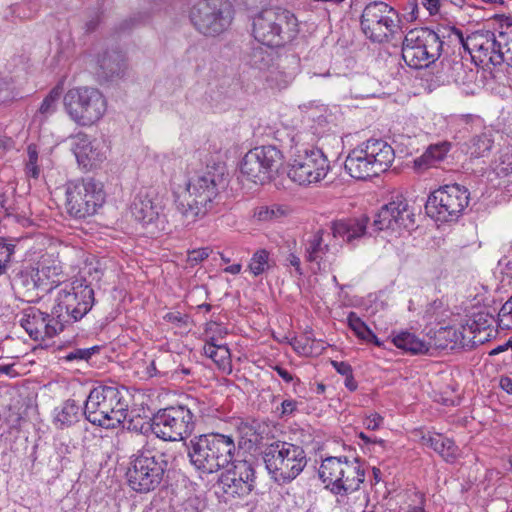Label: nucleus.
Wrapping results in <instances>:
<instances>
[{"label": "nucleus", "instance_id": "obj_1", "mask_svg": "<svg viewBox=\"0 0 512 512\" xmlns=\"http://www.w3.org/2000/svg\"><path fill=\"white\" fill-rule=\"evenodd\" d=\"M227 185L224 173L219 168L192 177L186 185V193L175 200L177 210L187 219L196 221L206 216L214 208L220 190Z\"/></svg>", "mask_w": 512, "mask_h": 512}, {"label": "nucleus", "instance_id": "obj_2", "mask_svg": "<svg viewBox=\"0 0 512 512\" xmlns=\"http://www.w3.org/2000/svg\"><path fill=\"white\" fill-rule=\"evenodd\" d=\"M236 450L234 438L221 433L194 436L187 444L191 465L203 474H212L227 467L235 458Z\"/></svg>", "mask_w": 512, "mask_h": 512}, {"label": "nucleus", "instance_id": "obj_3", "mask_svg": "<svg viewBox=\"0 0 512 512\" xmlns=\"http://www.w3.org/2000/svg\"><path fill=\"white\" fill-rule=\"evenodd\" d=\"M128 402L126 392L113 385L93 388L86 398L83 414L93 425L105 429L120 426L127 418Z\"/></svg>", "mask_w": 512, "mask_h": 512}, {"label": "nucleus", "instance_id": "obj_4", "mask_svg": "<svg viewBox=\"0 0 512 512\" xmlns=\"http://www.w3.org/2000/svg\"><path fill=\"white\" fill-rule=\"evenodd\" d=\"M46 291L56 293L52 315L59 318L63 326L81 320L95 303L94 289L85 279H52Z\"/></svg>", "mask_w": 512, "mask_h": 512}, {"label": "nucleus", "instance_id": "obj_5", "mask_svg": "<svg viewBox=\"0 0 512 512\" xmlns=\"http://www.w3.org/2000/svg\"><path fill=\"white\" fill-rule=\"evenodd\" d=\"M318 475L325 488L334 495L347 496L365 481V466L358 458L329 456L322 460Z\"/></svg>", "mask_w": 512, "mask_h": 512}, {"label": "nucleus", "instance_id": "obj_6", "mask_svg": "<svg viewBox=\"0 0 512 512\" xmlns=\"http://www.w3.org/2000/svg\"><path fill=\"white\" fill-rule=\"evenodd\" d=\"M263 460L271 478L278 484L292 482L308 462L302 446L286 441L269 444L263 451Z\"/></svg>", "mask_w": 512, "mask_h": 512}, {"label": "nucleus", "instance_id": "obj_7", "mask_svg": "<svg viewBox=\"0 0 512 512\" xmlns=\"http://www.w3.org/2000/svg\"><path fill=\"white\" fill-rule=\"evenodd\" d=\"M254 38L267 47H280L292 41L298 33V20L287 9H264L253 19Z\"/></svg>", "mask_w": 512, "mask_h": 512}, {"label": "nucleus", "instance_id": "obj_8", "mask_svg": "<svg viewBox=\"0 0 512 512\" xmlns=\"http://www.w3.org/2000/svg\"><path fill=\"white\" fill-rule=\"evenodd\" d=\"M168 467L165 453L144 449L131 457L126 478L129 487L138 493L155 490L162 482Z\"/></svg>", "mask_w": 512, "mask_h": 512}, {"label": "nucleus", "instance_id": "obj_9", "mask_svg": "<svg viewBox=\"0 0 512 512\" xmlns=\"http://www.w3.org/2000/svg\"><path fill=\"white\" fill-rule=\"evenodd\" d=\"M63 105L69 118L82 127L96 124L107 110L102 92L89 86L69 89L63 97Z\"/></svg>", "mask_w": 512, "mask_h": 512}, {"label": "nucleus", "instance_id": "obj_10", "mask_svg": "<svg viewBox=\"0 0 512 512\" xmlns=\"http://www.w3.org/2000/svg\"><path fill=\"white\" fill-rule=\"evenodd\" d=\"M360 26L363 34L373 43L390 42L401 30L399 13L383 1L368 3L361 14Z\"/></svg>", "mask_w": 512, "mask_h": 512}, {"label": "nucleus", "instance_id": "obj_11", "mask_svg": "<svg viewBox=\"0 0 512 512\" xmlns=\"http://www.w3.org/2000/svg\"><path fill=\"white\" fill-rule=\"evenodd\" d=\"M443 42L429 28L410 30L402 43V58L413 69H422L434 63L441 55Z\"/></svg>", "mask_w": 512, "mask_h": 512}, {"label": "nucleus", "instance_id": "obj_12", "mask_svg": "<svg viewBox=\"0 0 512 512\" xmlns=\"http://www.w3.org/2000/svg\"><path fill=\"white\" fill-rule=\"evenodd\" d=\"M234 9L229 0H199L192 5L189 18L195 29L205 36H218L232 23Z\"/></svg>", "mask_w": 512, "mask_h": 512}, {"label": "nucleus", "instance_id": "obj_13", "mask_svg": "<svg viewBox=\"0 0 512 512\" xmlns=\"http://www.w3.org/2000/svg\"><path fill=\"white\" fill-rule=\"evenodd\" d=\"M104 202L103 184L94 178H83L67 184L66 207L68 213L75 218L94 215Z\"/></svg>", "mask_w": 512, "mask_h": 512}, {"label": "nucleus", "instance_id": "obj_14", "mask_svg": "<svg viewBox=\"0 0 512 512\" xmlns=\"http://www.w3.org/2000/svg\"><path fill=\"white\" fill-rule=\"evenodd\" d=\"M150 427L158 438L166 441H180L193 432L194 415L186 406H170L153 415Z\"/></svg>", "mask_w": 512, "mask_h": 512}, {"label": "nucleus", "instance_id": "obj_15", "mask_svg": "<svg viewBox=\"0 0 512 512\" xmlns=\"http://www.w3.org/2000/svg\"><path fill=\"white\" fill-rule=\"evenodd\" d=\"M450 34L455 35L464 50L468 51L473 58L479 59L482 63H491L496 66L505 61L500 40L506 38V34L503 32H499L496 35L495 32L489 30H478L464 38L461 30L452 27Z\"/></svg>", "mask_w": 512, "mask_h": 512}, {"label": "nucleus", "instance_id": "obj_16", "mask_svg": "<svg viewBox=\"0 0 512 512\" xmlns=\"http://www.w3.org/2000/svg\"><path fill=\"white\" fill-rule=\"evenodd\" d=\"M283 165V154L275 146H259L246 153L241 162V173L254 183L269 182Z\"/></svg>", "mask_w": 512, "mask_h": 512}, {"label": "nucleus", "instance_id": "obj_17", "mask_svg": "<svg viewBox=\"0 0 512 512\" xmlns=\"http://www.w3.org/2000/svg\"><path fill=\"white\" fill-rule=\"evenodd\" d=\"M468 203V190L459 184H452L432 192L425 208L431 217L441 222H449L458 219Z\"/></svg>", "mask_w": 512, "mask_h": 512}, {"label": "nucleus", "instance_id": "obj_18", "mask_svg": "<svg viewBox=\"0 0 512 512\" xmlns=\"http://www.w3.org/2000/svg\"><path fill=\"white\" fill-rule=\"evenodd\" d=\"M330 164L318 148L297 149L289 162L288 177L299 185L317 183L325 178Z\"/></svg>", "mask_w": 512, "mask_h": 512}, {"label": "nucleus", "instance_id": "obj_19", "mask_svg": "<svg viewBox=\"0 0 512 512\" xmlns=\"http://www.w3.org/2000/svg\"><path fill=\"white\" fill-rule=\"evenodd\" d=\"M332 231L319 229L304 240V259L319 271L330 268L336 260L341 244L335 242Z\"/></svg>", "mask_w": 512, "mask_h": 512}, {"label": "nucleus", "instance_id": "obj_20", "mask_svg": "<svg viewBox=\"0 0 512 512\" xmlns=\"http://www.w3.org/2000/svg\"><path fill=\"white\" fill-rule=\"evenodd\" d=\"M415 213L406 199L397 198L382 206L373 221L375 231H400L414 226Z\"/></svg>", "mask_w": 512, "mask_h": 512}, {"label": "nucleus", "instance_id": "obj_21", "mask_svg": "<svg viewBox=\"0 0 512 512\" xmlns=\"http://www.w3.org/2000/svg\"><path fill=\"white\" fill-rule=\"evenodd\" d=\"M20 325L33 340L52 338L63 330V323L56 316L42 312L36 307L25 308L19 319Z\"/></svg>", "mask_w": 512, "mask_h": 512}, {"label": "nucleus", "instance_id": "obj_22", "mask_svg": "<svg viewBox=\"0 0 512 512\" xmlns=\"http://www.w3.org/2000/svg\"><path fill=\"white\" fill-rule=\"evenodd\" d=\"M72 140V151L81 168L91 170L106 159L104 143L96 139H90L85 133L76 134Z\"/></svg>", "mask_w": 512, "mask_h": 512}, {"label": "nucleus", "instance_id": "obj_23", "mask_svg": "<svg viewBox=\"0 0 512 512\" xmlns=\"http://www.w3.org/2000/svg\"><path fill=\"white\" fill-rule=\"evenodd\" d=\"M368 222L369 218L366 216L334 221L331 223L330 230L336 239L355 246L356 241L368 235Z\"/></svg>", "mask_w": 512, "mask_h": 512}, {"label": "nucleus", "instance_id": "obj_24", "mask_svg": "<svg viewBox=\"0 0 512 512\" xmlns=\"http://www.w3.org/2000/svg\"><path fill=\"white\" fill-rule=\"evenodd\" d=\"M362 145L378 175L389 169L395 158L394 149L390 144L383 139L371 138Z\"/></svg>", "mask_w": 512, "mask_h": 512}, {"label": "nucleus", "instance_id": "obj_25", "mask_svg": "<svg viewBox=\"0 0 512 512\" xmlns=\"http://www.w3.org/2000/svg\"><path fill=\"white\" fill-rule=\"evenodd\" d=\"M344 167L347 173L355 179L364 180L368 177L378 176L362 144L350 151Z\"/></svg>", "mask_w": 512, "mask_h": 512}, {"label": "nucleus", "instance_id": "obj_26", "mask_svg": "<svg viewBox=\"0 0 512 512\" xmlns=\"http://www.w3.org/2000/svg\"><path fill=\"white\" fill-rule=\"evenodd\" d=\"M99 76L106 80L122 77L127 68L126 58L121 51H106L98 58Z\"/></svg>", "mask_w": 512, "mask_h": 512}, {"label": "nucleus", "instance_id": "obj_27", "mask_svg": "<svg viewBox=\"0 0 512 512\" xmlns=\"http://www.w3.org/2000/svg\"><path fill=\"white\" fill-rule=\"evenodd\" d=\"M161 206L148 194L139 193L131 205V213L135 220L144 224L152 223L159 217Z\"/></svg>", "mask_w": 512, "mask_h": 512}, {"label": "nucleus", "instance_id": "obj_28", "mask_svg": "<svg viewBox=\"0 0 512 512\" xmlns=\"http://www.w3.org/2000/svg\"><path fill=\"white\" fill-rule=\"evenodd\" d=\"M422 442L424 445L433 449L447 462H454L459 455V448L455 442L440 433L423 435Z\"/></svg>", "mask_w": 512, "mask_h": 512}, {"label": "nucleus", "instance_id": "obj_29", "mask_svg": "<svg viewBox=\"0 0 512 512\" xmlns=\"http://www.w3.org/2000/svg\"><path fill=\"white\" fill-rule=\"evenodd\" d=\"M392 342L397 348L410 354H427L431 348L430 343L408 331L394 335Z\"/></svg>", "mask_w": 512, "mask_h": 512}, {"label": "nucleus", "instance_id": "obj_30", "mask_svg": "<svg viewBox=\"0 0 512 512\" xmlns=\"http://www.w3.org/2000/svg\"><path fill=\"white\" fill-rule=\"evenodd\" d=\"M451 149V143L443 141L430 145L426 151L414 160V167L418 171H423L437 162L443 160Z\"/></svg>", "mask_w": 512, "mask_h": 512}, {"label": "nucleus", "instance_id": "obj_31", "mask_svg": "<svg viewBox=\"0 0 512 512\" xmlns=\"http://www.w3.org/2000/svg\"><path fill=\"white\" fill-rule=\"evenodd\" d=\"M62 91L63 88L60 85H57L50 90L35 113L34 121L43 124L57 112Z\"/></svg>", "mask_w": 512, "mask_h": 512}, {"label": "nucleus", "instance_id": "obj_32", "mask_svg": "<svg viewBox=\"0 0 512 512\" xmlns=\"http://www.w3.org/2000/svg\"><path fill=\"white\" fill-rule=\"evenodd\" d=\"M493 144L494 133L491 130H487L471 138L468 150L472 157H485L490 153Z\"/></svg>", "mask_w": 512, "mask_h": 512}, {"label": "nucleus", "instance_id": "obj_33", "mask_svg": "<svg viewBox=\"0 0 512 512\" xmlns=\"http://www.w3.org/2000/svg\"><path fill=\"white\" fill-rule=\"evenodd\" d=\"M347 322L350 329L359 339L368 343H374L378 347L382 346V342L355 312L348 314Z\"/></svg>", "mask_w": 512, "mask_h": 512}, {"label": "nucleus", "instance_id": "obj_34", "mask_svg": "<svg viewBox=\"0 0 512 512\" xmlns=\"http://www.w3.org/2000/svg\"><path fill=\"white\" fill-rule=\"evenodd\" d=\"M80 407L75 400H67L60 409H55L54 422L59 427H68L78 421Z\"/></svg>", "mask_w": 512, "mask_h": 512}, {"label": "nucleus", "instance_id": "obj_35", "mask_svg": "<svg viewBox=\"0 0 512 512\" xmlns=\"http://www.w3.org/2000/svg\"><path fill=\"white\" fill-rule=\"evenodd\" d=\"M219 484L222 486L223 492L232 497H244L252 492L248 485L244 484L243 481H240L236 476L226 471L220 475Z\"/></svg>", "mask_w": 512, "mask_h": 512}, {"label": "nucleus", "instance_id": "obj_36", "mask_svg": "<svg viewBox=\"0 0 512 512\" xmlns=\"http://www.w3.org/2000/svg\"><path fill=\"white\" fill-rule=\"evenodd\" d=\"M230 464L232 467L229 468L226 472L236 476L240 481H243L244 484L248 485V487L253 491L256 482V472L253 463L247 460L236 461L233 459Z\"/></svg>", "mask_w": 512, "mask_h": 512}, {"label": "nucleus", "instance_id": "obj_37", "mask_svg": "<svg viewBox=\"0 0 512 512\" xmlns=\"http://www.w3.org/2000/svg\"><path fill=\"white\" fill-rule=\"evenodd\" d=\"M493 169L499 177H512V145L500 151L493 163Z\"/></svg>", "mask_w": 512, "mask_h": 512}, {"label": "nucleus", "instance_id": "obj_38", "mask_svg": "<svg viewBox=\"0 0 512 512\" xmlns=\"http://www.w3.org/2000/svg\"><path fill=\"white\" fill-rule=\"evenodd\" d=\"M289 211V208L285 205L272 204L271 206L257 208L254 215L260 221H270L286 216Z\"/></svg>", "mask_w": 512, "mask_h": 512}, {"label": "nucleus", "instance_id": "obj_39", "mask_svg": "<svg viewBox=\"0 0 512 512\" xmlns=\"http://www.w3.org/2000/svg\"><path fill=\"white\" fill-rule=\"evenodd\" d=\"M269 268V252L265 249L257 250L250 259V263L248 265L249 271L254 276H259Z\"/></svg>", "mask_w": 512, "mask_h": 512}, {"label": "nucleus", "instance_id": "obj_40", "mask_svg": "<svg viewBox=\"0 0 512 512\" xmlns=\"http://www.w3.org/2000/svg\"><path fill=\"white\" fill-rule=\"evenodd\" d=\"M203 350L205 355L218 365H224L230 357V351L226 344H205Z\"/></svg>", "mask_w": 512, "mask_h": 512}, {"label": "nucleus", "instance_id": "obj_41", "mask_svg": "<svg viewBox=\"0 0 512 512\" xmlns=\"http://www.w3.org/2000/svg\"><path fill=\"white\" fill-rule=\"evenodd\" d=\"M249 64L259 70L265 69L271 62L270 52L262 46H256L249 53Z\"/></svg>", "mask_w": 512, "mask_h": 512}, {"label": "nucleus", "instance_id": "obj_42", "mask_svg": "<svg viewBox=\"0 0 512 512\" xmlns=\"http://www.w3.org/2000/svg\"><path fill=\"white\" fill-rule=\"evenodd\" d=\"M15 245L0 237V275L4 273L11 261Z\"/></svg>", "mask_w": 512, "mask_h": 512}, {"label": "nucleus", "instance_id": "obj_43", "mask_svg": "<svg viewBox=\"0 0 512 512\" xmlns=\"http://www.w3.org/2000/svg\"><path fill=\"white\" fill-rule=\"evenodd\" d=\"M28 160L26 163V173L32 178H38L40 169L37 164L38 162V151L35 145L31 144L27 147Z\"/></svg>", "mask_w": 512, "mask_h": 512}, {"label": "nucleus", "instance_id": "obj_44", "mask_svg": "<svg viewBox=\"0 0 512 512\" xmlns=\"http://www.w3.org/2000/svg\"><path fill=\"white\" fill-rule=\"evenodd\" d=\"M494 322V317L492 315H489L488 313L479 312L476 315H474V318L469 324V329L471 332H481L485 331L487 328L491 326V324Z\"/></svg>", "mask_w": 512, "mask_h": 512}, {"label": "nucleus", "instance_id": "obj_45", "mask_svg": "<svg viewBox=\"0 0 512 512\" xmlns=\"http://www.w3.org/2000/svg\"><path fill=\"white\" fill-rule=\"evenodd\" d=\"M498 325L501 329H512V296L503 304L498 313Z\"/></svg>", "mask_w": 512, "mask_h": 512}, {"label": "nucleus", "instance_id": "obj_46", "mask_svg": "<svg viewBox=\"0 0 512 512\" xmlns=\"http://www.w3.org/2000/svg\"><path fill=\"white\" fill-rule=\"evenodd\" d=\"M62 274V267L59 263L53 262L52 265H46L45 260L39 263V267L37 268V276L38 280H41L42 277L47 279L58 277Z\"/></svg>", "mask_w": 512, "mask_h": 512}, {"label": "nucleus", "instance_id": "obj_47", "mask_svg": "<svg viewBox=\"0 0 512 512\" xmlns=\"http://www.w3.org/2000/svg\"><path fill=\"white\" fill-rule=\"evenodd\" d=\"M171 357H172V355L165 354V355H161V356L157 357L155 360H153L151 362V364L149 365V367L147 368L150 376L167 375L170 371L165 366V362L168 361Z\"/></svg>", "mask_w": 512, "mask_h": 512}, {"label": "nucleus", "instance_id": "obj_48", "mask_svg": "<svg viewBox=\"0 0 512 512\" xmlns=\"http://www.w3.org/2000/svg\"><path fill=\"white\" fill-rule=\"evenodd\" d=\"M212 250L209 247H202L188 251L187 263L189 266L194 267L203 262L210 255Z\"/></svg>", "mask_w": 512, "mask_h": 512}, {"label": "nucleus", "instance_id": "obj_49", "mask_svg": "<svg viewBox=\"0 0 512 512\" xmlns=\"http://www.w3.org/2000/svg\"><path fill=\"white\" fill-rule=\"evenodd\" d=\"M164 319L167 322H170L172 324H175L178 327H185L188 325L189 317L185 314H182L180 312H168Z\"/></svg>", "mask_w": 512, "mask_h": 512}, {"label": "nucleus", "instance_id": "obj_50", "mask_svg": "<svg viewBox=\"0 0 512 512\" xmlns=\"http://www.w3.org/2000/svg\"><path fill=\"white\" fill-rule=\"evenodd\" d=\"M94 348L89 349H75L74 351L68 353L65 356V359L67 361H75V360H88L91 355Z\"/></svg>", "mask_w": 512, "mask_h": 512}, {"label": "nucleus", "instance_id": "obj_51", "mask_svg": "<svg viewBox=\"0 0 512 512\" xmlns=\"http://www.w3.org/2000/svg\"><path fill=\"white\" fill-rule=\"evenodd\" d=\"M228 331L225 327L221 326L216 322H209L206 324L205 334L206 335H216L220 338H224L227 335Z\"/></svg>", "mask_w": 512, "mask_h": 512}, {"label": "nucleus", "instance_id": "obj_52", "mask_svg": "<svg viewBox=\"0 0 512 512\" xmlns=\"http://www.w3.org/2000/svg\"><path fill=\"white\" fill-rule=\"evenodd\" d=\"M443 307L442 301L435 299L432 302L428 303L423 312V317L427 319H431L435 316Z\"/></svg>", "mask_w": 512, "mask_h": 512}, {"label": "nucleus", "instance_id": "obj_53", "mask_svg": "<svg viewBox=\"0 0 512 512\" xmlns=\"http://www.w3.org/2000/svg\"><path fill=\"white\" fill-rule=\"evenodd\" d=\"M449 66L451 69V74L449 77L453 82L459 83L462 81V78L460 77L461 72H465L464 70V64L461 61H454L452 63L449 62Z\"/></svg>", "mask_w": 512, "mask_h": 512}, {"label": "nucleus", "instance_id": "obj_54", "mask_svg": "<svg viewBox=\"0 0 512 512\" xmlns=\"http://www.w3.org/2000/svg\"><path fill=\"white\" fill-rule=\"evenodd\" d=\"M13 99V90L9 83L0 80V104H4Z\"/></svg>", "mask_w": 512, "mask_h": 512}, {"label": "nucleus", "instance_id": "obj_55", "mask_svg": "<svg viewBox=\"0 0 512 512\" xmlns=\"http://www.w3.org/2000/svg\"><path fill=\"white\" fill-rule=\"evenodd\" d=\"M331 364L333 368L344 377L349 376V374L353 372L351 365L347 362L332 361Z\"/></svg>", "mask_w": 512, "mask_h": 512}, {"label": "nucleus", "instance_id": "obj_56", "mask_svg": "<svg viewBox=\"0 0 512 512\" xmlns=\"http://www.w3.org/2000/svg\"><path fill=\"white\" fill-rule=\"evenodd\" d=\"M382 417L379 415V414H373L371 416H368L364 421H363V424L364 426L367 428V429H370V430H376L379 428L381 422H382Z\"/></svg>", "mask_w": 512, "mask_h": 512}, {"label": "nucleus", "instance_id": "obj_57", "mask_svg": "<svg viewBox=\"0 0 512 512\" xmlns=\"http://www.w3.org/2000/svg\"><path fill=\"white\" fill-rule=\"evenodd\" d=\"M297 408V402L292 399H286L281 404V413L283 415L292 414Z\"/></svg>", "mask_w": 512, "mask_h": 512}, {"label": "nucleus", "instance_id": "obj_58", "mask_svg": "<svg viewBox=\"0 0 512 512\" xmlns=\"http://www.w3.org/2000/svg\"><path fill=\"white\" fill-rule=\"evenodd\" d=\"M422 3L425 6V8L429 11L430 15H434L439 11V0H422Z\"/></svg>", "mask_w": 512, "mask_h": 512}, {"label": "nucleus", "instance_id": "obj_59", "mask_svg": "<svg viewBox=\"0 0 512 512\" xmlns=\"http://www.w3.org/2000/svg\"><path fill=\"white\" fill-rule=\"evenodd\" d=\"M287 261L289 262V264H290L291 266H293V267L295 268L296 272H297L299 275H302V274H303V272H302V268H301L300 258H299L297 255H295V254H293V253L289 254V256H288V258H287Z\"/></svg>", "mask_w": 512, "mask_h": 512}, {"label": "nucleus", "instance_id": "obj_60", "mask_svg": "<svg viewBox=\"0 0 512 512\" xmlns=\"http://www.w3.org/2000/svg\"><path fill=\"white\" fill-rule=\"evenodd\" d=\"M499 386L508 394H512V378L502 376L499 380Z\"/></svg>", "mask_w": 512, "mask_h": 512}, {"label": "nucleus", "instance_id": "obj_61", "mask_svg": "<svg viewBox=\"0 0 512 512\" xmlns=\"http://www.w3.org/2000/svg\"><path fill=\"white\" fill-rule=\"evenodd\" d=\"M274 370L285 382L290 383L294 380V377L286 369L280 366H275Z\"/></svg>", "mask_w": 512, "mask_h": 512}, {"label": "nucleus", "instance_id": "obj_62", "mask_svg": "<svg viewBox=\"0 0 512 512\" xmlns=\"http://www.w3.org/2000/svg\"><path fill=\"white\" fill-rule=\"evenodd\" d=\"M344 385L345 387L349 390V391H355L358 387V384L357 382L355 381L354 379V376H353V372L349 374V376H345V381H344Z\"/></svg>", "mask_w": 512, "mask_h": 512}, {"label": "nucleus", "instance_id": "obj_63", "mask_svg": "<svg viewBox=\"0 0 512 512\" xmlns=\"http://www.w3.org/2000/svg\"><path fill=\"white\" fill-rule=\"evenodd\" d=\"M0 374H5L13 377L17 373L15 372L13 365H0Z\"/></svg>", "mask_w": 512, "mask_h": 512}, {"label": "nucleus", "instance_id": "obj_64", "mask_svg": "<svg viewBox=\"0 0 512 512\" xmlns=\"http://www.w3.org/2000/svg\"><path fill=\"white\" fill-rule=\"evenodd\" d=\"M242 266L241 264H232L224 269L226 273H230L233 275L239 274L241 272Z\"/></svg>", "mask_w": 512, "mask_h": 512}]
</instances>
